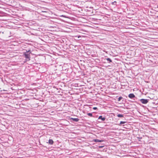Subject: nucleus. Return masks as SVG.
<instances>
[{"instance_id":"nucleus-1","label":"nucleus","mask_w":158,"mask_h":158,"mask_svg":"<svg viewBox=\"0 0 158 158\" xmlns=\"http://www.w3.org/2000/svg\"><path fill=\"white\" fill-rule=\"evenodd\" d=\"M30 51V50H29L28 51H27L26 52H24L23 53V55L24 56H25L26 58L28 59V60H30V53H28V52Z\"/></svg>"},{"instance_id":"nucleus-2","label":"nucleus","mask_w":158,"mask_h":158,"mask_svg":"<svg viewBox=\"0 0 158 158\" xmlns=\"http://www.w3.org/2000/svg\"><path fill=\"white\" fill-rule=\"evenodd\" d=\"M140 101L143 104H146L148 102V100L147 99H141Z\"/></svg>"},{"instance_id":"nucleus-3","label":"nucleus","mask_w":158,"mask_h":158,"mask_svg":"<svg viewBox=\"0 0 158 158\" xmlns=\"http://www.w3.org/2000/svg\"><path fill=\"white\" fill-rule=\"evenodd\" d=\"M128 97L131 99H132L135 97V96L133 94H130L128 95Z\"/></svg>"},{"instance_id":"nucleus-4","label":"nucleus","mask_w":158,"mask_h":158,"mask_svg":"<svg viewBox=\"0 0 158 158\" xmlns=\"http://www.w3.org/2000/svg\"><path fill=\"white\" fill-rule=\"evenodd\" d=\"M70 119L71 120H72L73 121L76 122H78L79 119L78 118H70Z\"/></svg>"},{"instance_id":"nucleus-5","label":"nucleus","mask_w":158,"mask_h":158,"mask_svg":"<svg viewBox=\"0 0 158 158\" xmlns=\"http://www.w3.org/2000/svg\"><path fill=\"white\" fill-rule=\"evenodd\" d=\"M103 140H99L98 139H94V142H103Z\"/></svg>"},{"instance_id":"nucleus-6","label":"nucleus","mask_w":158,"mask_h":158,"mask_svg":"<svg viewBox=\"0 0 158 158\" xmlns=\"http://www.w3.org/2000/svg\"><path fill=\"white\" fill-rule=\"evenodd\" d=\"M98 119H101L102 120V121H104L105 120L106 118L103 117L102 116H99Z\"/></svg>"},{"instance_id":"nucleus-7","label":"nucleus","mask_w":158,"mask_h":158,"mask_svg":"<svg viewBox=\"0 0 158 158\" xmlns=\"http://www.w3.org/2000/svg\"><path fill=\"white\" fill-rule=\"evenodd\" d=\"M54 142L53 140L52 139H49L48 140V143L50 145H52L53 144Z\"/></svg>"},{"instance_id":"nucleus-8","label":"nucleus","mask_w":158,"mask_h":158,"mask_svg":"<svg viewBox=\"0 0 158 158\" xmlns=\"http://www.w3.org/2000/svg\"><path fill=\"white\" fill-rule=\"evenodd\" d=\"M126 121H121L119 124V125L120 126H122V125L123 124H124L126 123Z\"/></svg>"},{"instance_id":"nucleus-9","label":"nucleus","mask_w":158,"mask_h":158,"mask_svg":"<svg viewBox=\"0 0 158 158\" xmlns=\"http://www.w3.org/2000/svg\"><path fill=\"white\" fill-rule=\"evenodd\" d=\"M117 116L118 117H123V115L122 114H117Z\"/></svg>"},{"instance_id":"nucleus-10","label":"nucleus","mask_w":158,"mask_h":158,"mask_svg":"<svg viewBox=\"0 0 158 158\" xmlns=\"http://www.w3.org/2000/svg\"><path fill=\"white\" fill-rule=\"evenodd\" d=\"M106 60L109 63L111 62H112V60L109 58H107L106 59Z\"/></svg>"},{"instance_id":"nucleus-11","label":"nucleus","mask_w":158,"mask_h":158,"mask_svg":"<svg viewBox=\"0 0 158 158\" xmlns=\"http://www.w3.org/2000/svg\"><path fill=\"white\" fill-rule=\"evenodd\" d=\"M87 115H88L89 116L92 117V114L91 113H88L87 114Z\"/></svg>"},{"instance_id":"nucleus-12","label":"nucleus","mask_w":158,"mask_h":158,"mask_svg":"<svg viewBox=\"0 0 158 158\" xmlns=\"http://www.w3.org/2000/svg\"><path fill=\"white\" fill-rule=\"evenodd\" d=\"M122 97H119L118 99V101H120L121 99H122Z\"/></svg>"},{"instance_id":"nucleus-13","label":"nucleus","mask_w":158,"mask_h":158,"mask_svg":"<svg viewBox=\"0 0 158 158\" xmlns=\"http://www.w3.org/2000/svg\"><path fill=\"white\" fill-rule=\"evenodd\" d=\"M112 4L113 5H116V1H114L112 3Z\"/></svg>"},{"instance_id":"nucleus-14","label":"nucleus","mask_w":158,"mask_h":158,"mask_svg":"<svg viewBox=\"0 0 158 158\" xmlns=\"http://www.w3.org/2000/svg\"><path fill=\"white\" fill-rule=\"evenodd\" d=\"M93 109L94 110H97L98 109L96 107H94L93 108Z\"/></svg>"},{"instance_id":"nucleus-15","label":"nucleus","mask_w":158,"mask_h":158,"mask_svg":"<svg viewBox=\"0 0 158 158\" xmlns=\"http://www.w3.org/2000/svg\"><path fill=\"white\" fill-rule=\"evenodd\" d=\"M103 146H99V148H102Z\"/></svg>"},{"instance_id":"nucleus-16","label":"nucleus","mask_w":158,"mask_h":158,"mask_svg":"<svg viewBox=\"0 0 158 158\" xmlns=\"http://www.w3.org/2000/svg\"><path fill=\"white\" fill-rule=\"evenodd\" d=\"M81 37V36H80V35L78 36V38H79V37Z\"/></svg>"},{"instance_id":"nucleus-17","label":"nucleus","mask_w":158,"mask_h":158,"mask_svg":"<svg viewBox=\"0 0 158 158\" xmlns=\"http://www.w3.org/2000/svg\"><path fill=\"white\" fill-rule=\"evenodd\" d=\"M62 17H64L63 15L61 16Z\"/></svg>"}]
</instances>
